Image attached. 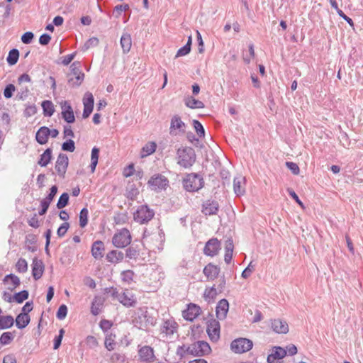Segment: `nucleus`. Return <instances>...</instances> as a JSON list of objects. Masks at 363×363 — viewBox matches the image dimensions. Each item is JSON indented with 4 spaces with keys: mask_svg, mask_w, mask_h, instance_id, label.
Returning <instances> with one entry per match:
<instances>
[{
    "mask_svg": "<svg viewBox=\"0 0 363 363\" xmlns=\"http://www.w3.org/2000/svg\"><path fill=\"white\" fill-rule=\"evenodd\" d=\"M220 323L217 320L211 319L208 322L206 332L212 342H216L220 339Z\"/></svg>",
    "mask_w": 363,
    "mask_h": 363,
    "instance_id": "6e6552de",
    "label": "nucleus"
},
{
    "mask_svg": "<svg viewBox=\"0 0 363 363\" xmlns=\"http://www.w3.org/2000/svg\"><path fill=\"white\" fill-rule=\"evenodd\" d=\"M18 58L19 51L18 50L13 48L9 51L6 60L9 65H14L17 63Z\"/></svg>",
    "mask_w": 363,
    "mask_h": 363,
    "instance_id": "c9c22d12",
    "label": "nucleus"
},
{
    "mask_svg": "<svg viewBox=\"0 0 363 363\" xmlns=\"http://www.w3.org/2000/svg\"><path fill=\"white\" fill-rule=\"evenodd\" d=\"M67 307L66 305L65 304H62L57 311V313H56V317L59 319V320H64L66 316H67Z\"/></svg>",
    "mask_w": 363,
    "mask_h": 363,
    "instance_id": "3c124183",
    "label": "nucleus"
},
{
    "mask_svg": "<svg viewBox=\"0 0 363 363\" xmlns=\"http://www.w3.org/2000/svg\"><path fill=\"white\" fill-rule=\"evenodd\" d=\"M186 351L192 356L202 357L210 354L211 348L205 341H196L187 346Z\"/></svg>",
    "mask_w": 363,
    "mask_h": 363,
    "instance_id": "7ed1b4c3",
    "label": "nucleus"
},
{
    "mask_svg": "<svg viewBox=\"0 0 363 363\" xmlns=\"http://www.w3.org/2000/svg\"><path fill=\"white\" fill-rule=\"evenodd\" d=\"M86 342L90 348H95L99 345V342L94 336L89 335L86 338Z\"/></svg>",
    "mask_w": 363,
    "mask_h": 363,
    "instance_id": "4d7b16f0",
    "label": "nucleus"
},
{
    "mask_svg": "<svg viewBox=\"0 0 363 363\" xmlns=\"http://www.w3.org/2000/svg\"><path fill=\"white\" fill-rule=\"evenodd\" d=\"M15 90H16V87L13 84H9L6 85L4 90V97L6 99L11 98Z\"/></svg>",
    "mask_w": 363,
    "mask_h": 363,
    "instance_id": "864d4df0",
    "label": "nucleus"
},
{
    "mask_svg": "<svg viewBox=\"0 0 363 363\" xmlns=\"http://www.w3.org/2000/svg\"><path fill=\"white\" fill-rule=\"evenodd\" d=\"M134 272L132 270H125L121 274V280L127 284H130L133 280Z\"/></svg>",
    "mask_w": 363,
    "mask_h": 363,
    "instance_id": "37998d69",
    "label": "nucleus"
},
{
    "mask_svg": "<svg viewBox=\"0 0 363 363\" xmlns=\"http://www.w3.org/2000/svg\"><path fill=\"white\" fill-rule=\"evenodd\" d=\"M121 46L123 49V52L127 54L130 52L132 46V39L129 33H123L120 40Z\"/></svg>",
    "mask_w": 363,
    "mask_h": 363,
    "instance_id": "a878e982",
    "label": "nucleus"
},
{
    "mask_svg": "<svg viewBox=\"0 0 363 363\" xmlns=\"http://www.w3.org/2000/svg\"><path fill=\"white\" fill-rule=\"evenodd\" d=\"M106 293L109 294L111 296H112L113 298H116L118 300V297L120 296L121 294L118 292V289L114 287H109L106 288L105 289Z\"/></svg>",
    "mask_w": 363,
    "mask_h": 363,
    "instance_id": "0e129e2a",
    "label": "nucleus"
},
{
    "mask_svg": "<svg viewBox=\"0 0 363 363\" xmlns=\"http://www.w3.org/2000/svg\"><path fill=\"white\" fill-rule=\"evenodd\" d=\"M80 62L78 61L74 62L71 66H70V70L71 74L69 76L73 75L77 76L79 74H84L81 70H80Z\"/></svg>",
    "mask_w": 363,
    "mask_h": 363,
    "instance_id": "09e8293b",
    "label": "nucleus"
},
{
    "mask_svg": "<svg viewBox=\"0 0 363 363\" xmlns=\"http://www.w3.org/2000/svg\"><path fill=\"white\" fill-rule=\"evenodd\" d=\"M37 112V108L35 105L28 106L24 111V116L26 117H30L35 115Z\"/></svg>",
    "mask_w": 363,
    "mask_h": 363,
    "instance_id": "052dcab7",
    "label": "nucleus"
},
{
    "mask_svg": "<svg viewBox=\"0 0 363 363\" xmlns=\"http://www.w3.org/2000/svg\"><path fill=\"white\" fill-rule=\"evenodd\" d=\"M89 211L86 208H83L79 213V225L84 228L88 223Z\"/></svg>",
    "mask_w": 363,
    "mask_h": 363,
    "instance_id": "79ce46f5",
    "label": "nucleus"
},
{
    "mask_svg": "<svg viewBox=\"0 0 363 363\" xmlns=\"http://www.w3.org/2000/svg\"><path fill=\"white\" fill-rule=\"evenodd\" d=\"M229 309V303L225 298L218 301L216 306V316L220 320H224L226 318Z\"/></svg>",
    "mask_w": 363,
    "mask_h": 363,
    "instance_id": "412c9836",
    "label": "nucleus"
},
{
    "mask_svg": "<svg viewBox=\"0 0 363 363\" xmlns=\"http://www.w3.org/2000/svg\"><path fill=\"white\" fill-rule=\"evenodd\" d=\"M69 164V159L67 155L60 153L55 162V170L57 174L64 178Z\"/></svg>",
    "mask_w": 363,
    "mask_h": 363,
    "instance_id": "1a4fd4ad",
    "label": "nucleus"
},
{
    "mask_svg": "<svg viewBox=\"0 0 363 363\" xmlns=\"http://www.w3.org/2000/svg\"><path fill=\"white\" fill-rule=\"evenodd\" d=\"M271 327L273 331L279 334H286L289 332L287 323L280 319L272 320Z\"/></svg>",
    "mask_w": 363,
    "mask_h": 363,
    "instance_id": "4be33fe9",
    "label": "nucleus"
},
{
    "mask_svg": "<svg viewBox=\"0 0 363 363\" xmlns=\"http://www.w3.org/2000/svg\"><path fill=\"white\" fill-rule=\"evenodd\" d=\"M99 40L96 37H92L91 38H89L84 44V48L86 50L90 48H93V47H96L99 45Z\"/></svg>",
    "mask_w": 363,
    "mask_h": 363,
    "instance_id": "13d9d810",
    "label": "nucleus"
},
{
    "mask_svg": "<svg viewBox=\"0 0 363 363\" xmlns=\"http://www.w3.org/2000/svg\"><path fill=\"white\" fill-rule=\"evenodd\" d=\"M138 356L140 362L143 363H151L155 358L153 348L147 345L138 350Z\"/></svg>",
    "mask_w": 363,
    "mask_h": 363,
    "instance_id": "9d476101",
    "label": "nucleus"
},
{
    "mask_svg": "<svg viewBox=\"0 0 363 363\" xmlns=\"http://www.w3.org/2000/svg\"><path fill=\"white\" fill-rule=\"evenodd\" d=\"M116 345V335L112 333L106 334L104 340V346L106 349L108 351H113L115 349Z\"/></svg>",
    "mask_w": 363,
    "mask_h": 363,
    "instance_id": "c756f323",
    "label": "nucleus"
},
{
    "mask_svg": "<svg viewBox=\"0 0 363 363\" xmlns=\"http://www.w3.org/2000/svg\"><path fill=\"white\" fill-rule=\"evenodd\" d=\"M286 166L295 175H298L300 172L299 167L293 162H286Z\"/></svg>",
    "mask_w": 363,
    "mask_h": 363,
    "instance_id": "6e6d98bb",
    "label": "nucleus"
},
{
    "mask_svg": "<svg viewBox=\"0 0 363 363\" xmlns=\"http://www.w3.org/2000/svg\"><path fill=\"white\" fill-rule=\"evenodd\" d=\"M29 296L28 291L23 290L20 292L14 294L13 296V298H14V301L18 303H23L25 300L28 299Z\"/></svg>",
    "mask_w": 363,
    "mask_h": 363,
    "instance_id": "a19ab883",
    "label": "nucleus"
},
{
    "mask_svg": "<svg viewBox=\"0 0 363 363\" xmlns=\"http://www.w3.org/2000/svg\"><path fill=\"white\" fill-rule=\"evenodd\" d=\"M52 158V150L47 148L43 154L40 155L38 164L40 167H46Z\"/></svg>",
    "mask_w": 363,
    "mask_h": 363,
    "instance_id": "c85d7f7f",
    "label": "nucleus"
},
{
    "mask_svg": "<svg viewBox=\"0 0 363 363\" xmlns=\"http://www.w3.org/2000/svg\"><path fill=\"white\" fill-rule=\"evenodd\" d=\"M148 184L152 190L158 191L165 189L169 185V181L166 177L162 174H156L150 179Z\"/></svg>",
    "mask_w": 363,
    "mask_h": 363,
    "instance_id": "0eeeda50",
    "label": "nucleus"
},
{
    "mask_svg": "<svg viewBox=\"0 0 363 363\" xmlns=\"http://www.w3.org/2000/svg\"><path fill=\"white\" fill-rule=\"evenodd\" d=\"M49 133V128L46 126L40 127L35 134L36 141L40 145L46 144L50 136Z\"/></svg>",
    "mask_w": 363,
    "mask_h": 363,
    "instance_id": "b1692460",
    "label": "nucleus"
},
{
    "mask_svg": "<svg viewBox=\"0 0 363 363\" xmlns=\"http://www.w3.org/2000/svg\"><path fill=\"white\" fill-rule=\"evenodd\" d=\"M220 250V241L217 238H211L206 243L203 253L207 256L214 257L218 255Z\"/></svg>",
    "mask_w": 363,
    "mask_h": 363,
    "instance_id": "9b49d317",
    "label": "nucleus"
},
{
    "mask_svg": "<svg viewBox=\"0 0 363 363\" xmlns=\"http://www.w3.org/2000/svg\"><path fill=\"white\" fill-rule=\"evenodd\" d=\"M69 228V223L67 222L63 223L57 229V234L60 238H62L65 235L67 230Z\"/></svg>",
    "mask_w": 363,
    "mask_h": 363,
    "instance_id": "5fc2aeb1",
    "label": "nucleus"
},
{
    "mask_svg": "<svg viewBox=\"0 0 363 363\" xmlns=\"http://www.w3.org/2000/svg\"><path fill=\"white\" fill-rule=\"evenodd\" d=\"M9 279L11 280L13 287H9V290L13 291L16 287H18L21 284L20 279L15 274H9L5 276L4 279V282L7 281Z\"/></svg>",
    "mask_w": 363,
    "mask_h": 363,
    "instance_id": "4c0bfd02",
    "label": "nucleus"
},
{
    "mask_svg": "<svg viewBox=\"0 0 363 363\" xmlns=\"http://www.w3.org/2000/svg\"><path fill=\"white\" fill-rule=\"evenodd\" d=\"M60 106L63 119L68 123H74L75 117L70 104L67 101H64L61 102Z\"/></svg>",
    "mask_w": 363,
    "mask_h": 363,
    "instance_id": "dca6fc26",
    "label": "nucleus"
},
{
    "mask_svg": "<svg viewBox=\"0 0 363 363\" xmlns=\"http://www.w3.org/2000/svg\"><path fill=\"white\" fill-rule=\"evenodd\" d=\"M62 150L63 151L72 152L75 150V143L72 139L67 140L62 145Z\"/></svg>",
    "mask_w": 363,
    "mask_h": 363,
    "instance_id": "49530a36",
    "label": "nucleus"
},
{
    "mask_svg": "<svg viewBox=\"0 0 363 363\" xmlns=\"http://www.w3.org/2000/svg\"><path fill=\"white\" fill-rule=\"evenodd\" d=\"M76 53H77L76 52H74L73 53H71L69 55H65V57H63L62 60V64L65 66L68 65L75 57Z\"/></svg>",
    "mask_w": 363,
    "mask_h": 363,
    "instance_id": "774afa93",
    "label": "nucleus"
},
{
    "mask_svg": "<svg viewBox=\"0 0 363 363\" xmlns=\"http://www.w3.org/2000/svg\"><path fill=\"white\" fill-rule=\"evenodd\" d=\"M191 43L192 38L190 35L188 38V40L186 45L178 50L175 57H179L188 55L191 51Z\"/></svg>",
    "mask_w": 363,
    "mask_h": 363,
    "instance_id": "f704fd0d",
    "label": "nucleus"
},
{
    "mask_svg": "<svg viewBox=\"0 0 363 363\" xmlns=\"http://www.w3.org/2000/svg\"><path fill=\"white\" fill-rule=\"evenodd\" d=\"M177 155V164L185 169H189L196 162V152L191 147L179 148Z\"/></svg>",
    "mask_w": 363,
    "mask_h": 363,
    "instance_id": "f257e3e1",
    "label": "nucleus"
},
{
    "mask_svg": "<svg viewBox=\"0 0 363 363\" xmlns=\"http://www.w3.org/2000/svg\"><path fill=\"white\" fill-rule=\"evenodd\" d=\"M118 301L127 308L134 307L137 303L135 296L128 291L121 293Z\"/></svg>",
    "mask_w": 363,
    "mask_h": 363,
    "instance_id": "a211bd4d",
    "label": "nucleus"
},
{
    "mask_svg": "<svg viewBox=\"0 0 363 363\" xmlns=\"http://www.w3.org/2000/svg\"><path fill=\"white\" fill-rule=\"evenodd\" d=\"M178 324L173 319H168L163 322L160 327V333L166 337H171L177 332Z\"/></svg>",
    "mask_w": 363,
    "mask_h": 363,
    "instance_id": "f8f14e48",
    "label": "nucleus"
},
{
    "mask_svg": "<svg viewBox=\"0 0 363 363\" xmlns=\"http://www.w3.org/2000/svg\"><path fill=\"white\" fill-rule=\"evenodd\" d=\"M245 178L241 175L235 177L233 179V190L237 196L243 195L245 192Z\"/></svg>",
    "mask_w": 363,
    "mask_h": 363,
    "instance_id": "5701e85b",
    "label": "nucleus"
},
{
    "mask_svg": "<svg viewBox=\"0 0 363 363\" xmlns=\"http://www.w3.org/2000/svg\"><path fill=\"white\" fill-rule=\"evenodd\" d=\"M219 209V204L215 200H206L202 204V213L206 216L216 215Z\"/></svg>",
    "mask_w": 363,
    "mask_h": 363,
    "instance_id": "2eb2a0df",
    "label": "nucleus"
},
{
    "mask_svg": "<svg viewBox=\"0 0 363 363\" xmlns=\"http://www.w3.org/2000/svg\"><path fill=\"white\" fill-rule=\"evenodd\" d=\"M186 124L182 121L181 118L175 115L171 119L169 133L171 135H176L179 133H184Z\"/></svg>",
    "mask_w": 363,
    "mask_h": 363,
    "instance_id": "4468645a",
    "label": "nucleus"
},
{
    "mask_svg": "<svg viewBox=\"0 0 363 363\" xmlns=\"http://www.w3.org/2000/svg\"><path fill=\"white\" fill-rule=\"evenodd\" d=\"M184 189L189 192H195L203 188L204 180L202 176L197 173L187 174L182 180Z\"/></svg>",
    "mask_w": 363,
    "mask_h": 363,
    "instance_id": "f03ea898",
    "label": "nucleus"
},
{
    "mask_svg": "<svg viewBox=\"0 0 363 363\" xmlns=\"http://www.w3.org/2000/svg\"><path fill=\"white\" fill-rule=\"evenodd\" d=\"M84 78V74H79L73 77L69 76L68 84L72 87H77L82 83Z\"/></svg>",
    "mask_w": 363,
    "mask_h": 363,
    "instance_id": "ea45409f",
    "label": "nucleus"
},
{
    "mask_svg": "<svg viewBox=\"0 0 363 363\" xmlns=\"http://www.w3.org/2000/svg\"><path fill=\"white\" fill-rule=\"evenodd\" d=\"M34 34L32 32L28 31L23 34V35L21 36V41L24 44H29L32 42Z\"/></svg>",
    "mask_w": 363,
    "mask_h": 363,
    "instance_id": "bf43d9fd",
    "label": "nucleus"
},
{
    "mask_svg": "<svg viewBox=\"0 0 363 363\" xmlns=\"http://www.w3.org/2000/svg\"><path fill=\"white\" fill-rule=\"evenodd\" d=\"M111 360L113 362H125V355L121 353L114 352L111 356Z\"/></svg>",
    "mask_w": 363,
    "mask_h": 363,
    "instance_id": "680f3d73",
    "label": "nucleus"
},
{
    "mask_svg": "<svg viewBox=\"0 0 363 363\" xmlns=\"http://www.w3.org/2000/svg\"><path fill=\"white\" fill-rule=\"evenodd\" d=\"M139 255V251L134 247H129L125 251V256L129 259H136Z\"/></svg>",
    "mask_w": 363,
    "mask_h": 363,
    "instance_id": "603ef678",
    "label": "nucleus"
},
{
    "mask_svg": "<svg viewBox=\"0 0 363 363\" xmlns=\"http://www.w3.org/2000/svg\"><path fill=\"white\" fill-rule=\"evenodd\" d=\"M16 270L20 273H25L28 270V263L23 258H20L16 264Z\"/></svg>",
    "mask_w": 363,
    "mask_h": 363,
    "instance_id": "a18cd8bd",
    "label": "nucleus"
},
{
    "mask_svg": "<svg viewBox=\"0 0 363 363\" xmlns=\"http://www.w3.org/2000/svg\"><path fill=\"white\" fill-rule=\"evenodd\" d=\"M28 223L30 226L37 228L40 226V221L38 218L37 214H34L33 217L28 220Z\"/></svg>",
    "mask_w": 363,
    "mask_h": 363,
    "instance_id": "338daca9",
    "label": "nucleus"
},
{
    "mask_svg": "<svg viewBox=\"0 0 363 363\" xmlns=\"http://www.w3.org/2000/svg\"><path fill=\"white\" fill-rule=\"evenodd\" d=\"M43 115L46 117H50L55 112L54 104L51 101L45 100L42 102Z\"/></svg>",
    "mask_w": 363,
    "mask_h": 363,
    "instance_id": "2f4dec72",
    "label": "nucleus"
},
{
    "mask_svg": "<svg viewBox=\"0 0 363 363\" xmlns=\"http://www.w3.org/2000/svg\"><path fill=\"white\" fill-rule=\"evenodd\" d=\"M13 339V336L10 332H5L0 337V344L3 345H9Z\"/></svg>",
    "mask_w": 363,
    "mask_h": 363,
    "instance_id": "8fccbe9b",
    "label": "nucleus"
},
{
    "mask_svg": "<svg viewBox=\"0 0 363 363\" xmlns=\"http://www.w3.org/2000/svg\"><path fill=\"white\" fill-rule=\"evenodd\" d=\"M104 251V242L101 240L95 241L91 247V254L92 256L96 259H101L103 257Z\"/></svg>",
    "mask_w": 363,
    "mask_h": 363,
    "instance_id": "393cba45",
    "label": "nucleus"
},
{
    "mask_svg": "<svg viewBox=\"0 0 363 363\" xmlns=\"http://www.w3.org/2000/svg\"><path fill=\"white\" fill-rule=\"evenodd\" d=\"M131 242V235L129 230L123 228L114 234L112 238L113 245L118 248H123Z\"/></svg>",
    "mask_w": 363,
    "mask_h": 363,
    "instance_id": "39448f33",
    "label": "nucleus"
},
{
    "mask_svg": "<svg viewBox=\"0 0 363 363\" xmlns=\"http://www.w3.org/2000/svg\"><path fill=\"white\" fill-rule=\"evenodd\" d=\"M32 275L35 280H38L43 276L45 265L41 259L35 257L32 262Z\"/></svg>",
    "mask_w": 363,
    "mask_h": 363,
    "instance_id": "6ab92c4d",
    "label": "nucleus"
},
{
    "mask_svg": "<svg viewBox=\"0 0 363 363\" xmlns=\"http://www.w3.org/2000/svg\"><path fill=\"white\" fill-rule=\"evenodd\" d=\"M184 103L187 107L192 109L204 108V104L201 101L195 99L192 96H188L186 98Z\"/></svg>",
    "mask_w": 363,
    "mask_h": 363,
    "instance_id": "7c9ffc66",
    "label": "nucleus"
},
{
    "mask_svg": "<svg viewBox=\"0 0 363 363\" xmlns=\"http://www.w3.org/2000/svg\"><path fill=\"white\" fill-rule=\"evenodd\" d=\"M201 312V308L196 304L190 303L186 310L183 311V318L189 321H193Z\"/></svg>",
    "mask_w": 363,
    "mask_h": 363,
    "instance_id": "f3484780",
    "label": "nucleus"
},
{
    "mask_svg": "<svg viewBox=\"0 0 363 363\" xmlns=\"http://www.w3.org/2000/svg\"><path fill=\"white\" fill-rule=\"evenodd\" d=\"M124 258V255L122 252L113 250L107 253L106 259L108 262L111 263H118Z\"/></svg>",
    "mask_w": 363,
    "mask_h": 363,
    "instance_id": "cd10ccee",
    "label": "nucleus"
},
{
    "mask_svg": "<svg viewBox=\"0 0 363 363\" xmlns=\"http://www.w3.org/2000/svg\"><path fill=\"white\" fill-rule=\"evenodd\" d=\"M103 302L100 298L95 297L91 303V313L94 315H97L100 313V308L102 306Z\"/></svg>",
    "mask_w": 363,
    "mask_h": 363,
    "instance_id": "58836bf2",
    "label": "nucleus"
},
{
    "mask_svg": "<svg viewBox=\"0 0 363 363\" xmlns=\"http://www.w3.org/2000/svg\"><path fill=\"white\" fill-rule=\"evenodd\" d=\"M13 323L14 319L11 315L0 316V329L10 328L13 326Z\"/></svg>",
    "mask_w": 363,
    "mask_h": 363,
    "instance_id": "72a5a7b5",
    "label": "nucleus"
},
{
    "mask_svg": "<svg viewBox=\"0 0 363 363\" xmlns=\"http://www.w3.org/2000/svg\"><path fill=\"white\" fill-rule=\"evenodd\" d=\"M286 355V350L281 347L275 346L272 349V352L267 356L268 363H281L280 361Z\"/></svg>",
    "mask_w": 363,
    "mask_h": 363,
    "instance_id": "ddd939ff",
    "label": "nucleus"
},
{
    "mask_svg": "<svg viewBox=\"0 0 363 363\" xmlns=\"http://www.w3.org/2000/svg\"><path fill=\"white\" fill-rule=\"evenodd\" d=\"M99 326L104 332H107L111 328L112 323L108 320H101Z\"/></svg>",
    "mask_w": 363,
    "mask_h": 363,
    "instance_id": "69168bd1",
    "label": "nucleus"
},
{
    "mask_svg": "<svg viewBox=\"0 0 363 363\" xmlns=\"http://www.w3.org/2000/svg\"><path fill=\"white\" fill-rule=\"evenodd\" d=\"M30 320V318L28 314L21 313L16 318V325L18 329H23L29 324Z\"/></svg>",
    "mask_w": 363,
    "mask_h": 363,
    "instance_id": "bb28decb",
    "label": "nucleus"
},
{
    "mask_svg": "<svg viewBox=\"0 0 363 363\" xmlns=\"http://www.w3.org/2000/svg\"><path fill=\"white\" fill-rule=\"evenodd\" d=\"M155 216V211L147 205L140 206L133 213V219L140 224H145L151 220Z\"/></svg>",
    "mask_w": 363,
    "mask_h": 363,
    "instance_id": "20e7f679",
    "label": "nucleus"
},
{
    "mask_svg": "<svg viewBox=\"0 0 363 363\" xmlns=\"http://www.w3.org/2000/svg\"><path fill=\"white\" fill-rule=\"evenodd\" d=\"M252 341L243 337L235 339L230 344V348L232 351L238 354H242L248 352L252 349Z\"/></svg>",
    "mask_w": 363,
    "mask_h": 363,
    "instance_id": "423d86ee",
    "label": "nucleus"
},
{
    "mask_svg": "<svg viewBox=\"0 0 363 363\" xmlns=\"http://www.w3.org/2000/svg\"><path fill=\"white\" fill-rule=\"evenodd\" d=\"M69 203V194L67 193H63L60 196L58 201L57 203V208L58 209H62L67 206Z\"/></svg>",
    "mask_w": 363,
    "mask_h": 363,
    "instance_id": "c03bdc74",
    "label": "nucleus"
},
{
    "mask_svg": "<svg viewBox=\"0 0 363 363\" xmlns=\"http://www.w3.org/2000/svg\"><path fill=\"white\" fill-rule=\"evenodd\" d=\"M94 99L91 93L86 92L83 99V104L94 106Z\"/></svg>",
    "mask_w": 363,
    "mask_h": 363,
    "instance_id": "e2e57ef3",
    "label": "nucleus"
},
{
    "mask_svg": "<svg viewBox=\"0 0 363 363\" xmlns=\"http://www.w3.org/2000/svg\"><path fill=\"white\" fill-rule=\"evenodd\" d=\"M156 147H157V144L155 142H148L142 148L141 157H145L152 155L153 152H155Z\"/></svg>",
    "mask_w": 363,
    "mask_h": 363,
    "instance_id": "473e14b6",
    "label": "nucleus"
},
{
    "mask_svg": "<svg viewBox=\"0 0 363 363\" xmlns=\"http://www.w3.org/2000/svg\"><path fill=\"white\" fill-rule=\"evenodd\" d=\"M220 271L218 266L209 263L203 268V273L208 280L213 281L218 277Z\"/></svg>",
    "mask_w": 363,
    "mask_h": 363,
    "instance_id": "aec40b11",
    "label": "nucleus"
},
{
    "mask_svg": "<svg viewBox=\"0 0 363 363\" xmlns=\"http://www.w3.org/2000/svg\"><path fill=\"white\" fill-rule=\"evenodd\" d=\"M194 128L197 133V135L200 138H203L205 136V130L203 128V125L197 120L193 121Z\"/></svg>",
    "mask_w": 363,
    "mask_h": 363,
    "instance_id": "de8ad7c7",
    "label": "nucleus"
},
{
    "mask_svg": "<svg viewBox=\"0 0 363 363\" xmlns=\"http://www.w3.org/2000/svg\"><path fill=\"white\" fill-rule=\"evenodd\" d=\"M35 243L36 238L35 235L30 234L26 237V245L28 251L33 252L37 250Z\"/></svg>",
    "mask_w": 363,
    "mask_h": 363,
    "instance_id": "e433bc0d",
    "label": "nucleus"
}]
</instances>
